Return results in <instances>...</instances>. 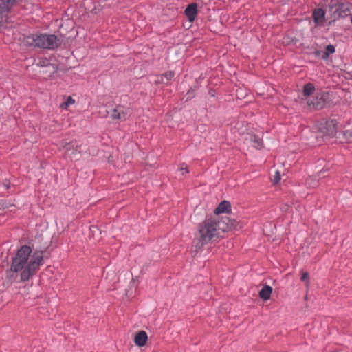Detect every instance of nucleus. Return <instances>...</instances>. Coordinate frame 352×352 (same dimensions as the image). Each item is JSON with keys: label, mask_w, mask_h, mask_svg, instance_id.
<instances>
[{"label": "nucleus", "mask_w": 352, "mask_h": 352, "mask_svg": "<svg viewBox=\"0 0 352 352\" xmlns=\"http://www.w3.org/2000/svg\"><path fill=\"white\" fill-rule=\"evenodd\" d=\"M43 264V252L22 245L12 258L6 278L10 283L25 282L34 276Z\"/></svg>", "instance_id": "1"}, {"label": "nucleus", "mask_w": 352, "mask_h": 352, "mask_svg": "<svg viewBox=\"0 0 352 352\" xmlns=\"http://www.w3.org/2000/svg\"><path fill=\"white\" fill-rule=\"evenodd\" d=\"M236 221L227 217L213 216L206 218L197 227L198 234L194 239L192 252L195 256L208 243L215 241L230 230L236 229Z\"/></svg>", "instance_id": "2"}, {"label": "nucleus", "mask_w": 352, "mask_h": 352, "mask_svg": "<svg viewBox=\"0 0 352 352\" xmlns=\"http://www.w3.org/2000/svg\"><path fill=\"white\" fill-rule=\"evenodd\" d=\"M327 98V93L316 91L314 84L309 82L303 86L300 101L311 109H321L325 107Z\"/></svg>", "instance_id": "3"}, {"label": "nucleus", "mask_w": 352, "mask_h": 352, "mask_svg": "<svg viewBox=\"0 0 352 352\" xmlns=\"http://www.w3.org/2000/svg\"><path fill=\"white\" fill-rule=\"evenodd\" d=\"M61 38L54 34H34L24 38L25 45L47 50H54L60 46Z\"/></svg>", "instance_id": "4"}, {"label": "nucleus", "mask_w": 352, "mask_h": 352, "mask_svg": "<svg viewBox=\"0 0 352 352\" xmlns=\"http://www.w3.org/2000/svg\"><path fill=\"white\" fill-rule=\"evenodd\" d=\"M329 8L334 19L344 18L352 12V4L342 0H331Z\"/></svg>", "instance_id": "5"}, {"label": "nucleus", "mask_w": 352, "mask_h": 352, "mask_svg": "<svg viewBox=\"0 0 352 352\" xmlns=\"http://www.w3.org/2000/svg\"><path fill=\"white\" fill-rule=\"evenodd\" d=\"M129 109L122 106H118L113 110L111 117L113 119L126 120L129 116Z\"/></svg>", "instance_id": "6"}, {"label": "nucleus", "mask_w": 352, "mask_h": 352, "mask_svg": "<svg viewBox=\"0 0 352 352\" xmlns=\"http://www.w3.org/2000/svg\"><path fill=\"white\" fill-rule=\"evenodd\" d=\"M312 17L316 26L322 25L325 21L324 10L320 8L314 9Z\"/></svg>", "instance_id": "7"}, {"label": "nucleus", "mask_w": 352, "mask_h": 352, "mask_svg": "<svg viewBox=\"0 0 352 352\" xmlns=\"http://www.w3.org/2000/svg\"><path fill=\"white\" fill-rule=\"evenodd\" d=\"M65 152L68 153L71 156L75 155L77 153L80 152V145L76 140L66 142L63 146Z\"/></svg>", "instance_id": "8"}, {"label": "nucleus", "mask_w": 352, "mask_h": 352, "mask_svg": "<svg viewBox=\"0 0 352 352\" xmlns=\"http://www.w3.org/2000/svg\"><path fill=\"white\" fill-rule=\"evenodd\" d=\"M325 128L323 129V133L329 136H333L337 131V126L336 120H331L326 122Z\"/></svg>", "instance_id": "9"}, {"label": "nucleus", "mask_w": 352, "mask_h": 352, "mask_svg": "<svg viewBox=\"0 0 352 352\" xmlns=\"http://www.w3.org/2000/svg\"><path fill=\"white\" fill-rule=\"evenodd\" d=\"M148 336L146 331H138L134 338V342L138 346H144L146 344Z\"/></svg>", "instance_id": "10"}, {"label": "nucleus", "mask_w": 352, "mask_h": 352, "mask_svg": "<svg viewBox=\"0 0 352 352\" xmlns=\"http://www.w3.org/2000/svg\"><path fill=\"white\" fill-rule=\"evenodd\" d=\"M185 14L190 22L193 21L197 14V5L195 3L188 5L185 10Z\"/></svg>", "instance_id": "11"}, {"label": "nucleus", "mask_w": 352, "mask_h": 352, "mask_svg": "<svg viewBox=\"0 0 352 352\" xmlns=\"http://www.w3.org/2000/svg\"><path fill=\"white\" fill-rule=\"evenodd\" d=\"M231 209V206L230 202L227 201H221L219 206L216 208L214 212L215 214L218 215L221 213L228 212Z\"/></svg>", "instance_id": "12"}, {"label": "nucleus", "mask_w": 352, "mask_h": 352, "mask_svg": "<svg viewBox=\"0 0 352 352\" xmlns=\"http://www.w3.org/2000/svg\"><path fill=\"white\" fill-rule=\"evenodd\" d=\"M16 3V0H2L0 4V14L8 12Z\"/></svg>", "instance_id": "13"}, {"label": "nucleus", "mask_w": 352, "mask_h": 352, "mask_svg": "<svg viewBox=\"0 0 352 352\" xmlns=\"http://www.w3.org/2000/svg\"><path fill=\"white\" fill-rule=\"evenodd\" d=\"M272 288L269 285H265L259 292V296L263 300H267L270 298Z\"/></svg>", "instance_id": "14"}, {"label": "nucleus", "mask_w": 352, "mask_h": 352, "mask_svg": "<svg viewBox=\"0 0 352 352\" xmlns=\"http://www.w3.org/2000/svg\"><path fill=\"white\" fill-rule=\"evenodd\" d=\"M250 140L254 143V146L256 149H261L263 147V141L258 135H251Z\"/></svg>", "instance_id": "15"}, {"label": "nucleus", "mask_w": 352, "mask_h": 352, "mask_svg": "<svg viewBox=\"0 0 352 352\" xmlns=\"http://www.w3.org/2000/svg\"><path fill=\"white\" fill-rule=\"evenodd\" d=\"M174 76V72L169 71L166 73H164L161 76V82L164 84H168L170 80L173 78Z\"/></svg>", "instance_id": "16"}, {"label": "nucleus", "mask_w": 352, "mask_h": 352, "mask_svg": "<svg viewBox=\"0 0 352 352\" xmlns=\"http://www.w3.org/2000/svg\"><path fill=\"white\" fill-rule=\"evenodd\" d=\"M74 103L75 100L72 96H68L67 100L60 104V108L67 110L71 104H74Z\"/></svg>", "instance_id": "17"}, {"label": "nucleus", "mask_w": 352, "mask_h": 352, "mask_svg": "<svg viewBox=\"0 0 352 352\" xmlns=\"http://www.w3.org/2000/svg\"><path fill=\"white\" fill-rule=\"evenodd\" d=\"M343 139L346 142H352V128L346 129L342 133Z\"/></svg>", "instance_id": "18"}, {"label": "nucleus", "mask_w": 352, "mask_h": 352, "mask_svg": "<svg viewBox=\"0 0 352 352\" xmlns=\"http://www.w3.org/2000/svg\"><path fill=\"white\" fill-rule=\"evenodd\" d=\"M335 52V47L332 45H329L326 47V52H324L322 56L323 59H326L328 58L330 54H333Z\"/></svg>", "instance_id": "19"}, {"label": "nucleus", "mask_w": 352, "mask_h": 352, "mask_svg": "<svg viewBox=\"0 0 352 352\" xmlns=\"http://www.w3.org/2000/svg\"><path fill=\"white\" fill-rule=\"evenodd\" d=\"M179 171L180 172L182 176H185L186 174L189 173L188 168L186 164H182L179 168Z\"/></svg>", "instance_id": "20"}, {"label": "nucleus", "mask_w": 352, "mask_h": 352, "mask_svg": "<svg viewBox=\"0 0 352 352\" xmlns=\"http://www.w3.org/2000/svg\"><path fill=\"white\" fill-rule=\"evenodd\" d=\"M301 280L305 282L307 285H309V274L307 272H305L302 274Z\"/></svg>", "instance_id": "21"}, {"label": "nucleus", "mask_w": 352, "mask_h": 352, "mask_svg": "<svg viewBox=\"0 0 352 352\" xmlns=\"http://www.w3.org/2000/svg\"><path fill=\"white\" fill-rule=\"evenodd\" d=\"M280 176L279 173L277 171V172H276V174H275L274 177L273 182L274 184H276V183H278L280 181Z\"/></svg>", "instance_id": "22"}, {"label": "nucleus", "mask_w": 352, "mask_h": 352, "mask_svg": "<svg viewBox=\"0 0 352 352\" xmlns=\"http://www.w3.org/2000/svg\"><path fill=\"white\" fill-rule=\"evenodd\" d=\"M3 186L6 190H8L10 188V182L8 180L3 181Z\"/></svg>", "instance_id": "23"}, {"label": "nucleus", "mask_w": 352, "mask_h": 352, "mask_svg": "<svg viewBox=\"0 0 352 352\" xmlns=\"http://www.w3.org/2000/svg\"><path fill=\"white\" fill-rule=\"evenodd\" d=\"M7 208H8V206L6 205H5L4 204H3V203L0 204V210H5Z\"/></svg>", "instance_id": "24"}, {"label": "nucleus", "mask_w": 352, "mask_h": 352, "mask_svg": "<svg viewBox=\"0 0 352 352\" xmlns=\"http://www.w3.org/2000/svg\"><path fill=\"white\" fill-rule=\"evenodd\" d=\"M351 22L352 23V16H351Z\"/></svg>", "instance_id": "25"}]
</instances>
